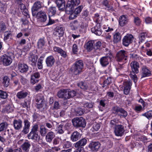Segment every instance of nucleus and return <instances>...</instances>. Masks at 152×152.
I'll return each mask as SVG.
<instances>
[{
	"label": "nucleus",
	"instance_id": "f257e3e1",
	"mask_svg": "<svg viewBox=\"0 0 152 152\" xmlns=\"http://www.w3.org/2000/svg\"><path fill=\"white\" fill-rule=\"evenodd\" d=\"M83 67V64L81 60L77 61L72 66L71 71L72 73L77 75L80 73Z\"/></svg>",
	"mask_w": 152,
	"mask_h": 152
},
{
	"label": "nucleus",
	"instance_id": "f03ea898",
	"mask_svg": "<svg viewBox=\"0 0 152 152\" xmlns=\"http://www.w3.org/2000/svg\"><path fill=\"white\" fill-rule=\"evenodd\" d=\"M130 66L132 72H130V76L134 82L135 83L137 81V78L135 73L137 74L139 72L138 68L140 67L139 63L136 61H134L131 63Z\"/></svg>",
	"mask_w": 152,
	"mask_h": 152
},
{
	"label": "nucleus",
	"instance_id": "7ed1b4c3",
	"mask_svg": "<svg viewBox=\"0 0 152 152\" xmlns=\"http://www.w3.org/2000/svg\"><path fill=\"white\" fill-rule=\"evenodd\" d=\"M127 55L126 51L124 50H121L116 54V60L119 62H122V64H124L127 61Z\"/></svg>",
	"mask_w": 152,
	"mask_h": 152
},
{
	"label": "nucleus",
	"instance_id": "20e7f679",
	"mask_svg": "<svg viewBox=\"0 0 152 152\" xmlns=\"http://www.w3.org/2000/svg\"><path fill=\"white\" fill-rule=\"evenodd\" d=\"M72 122L74 126L84 127L86 125L85 119L82 117H77L72 120Z\"/></svg>",
	"mask_w": 152,
	"mask_h": 152
},
{
	"label": "nucleus",
	"instance_id": "39448f33",
	"mask_svg": "<svg viewBox=\"0 0 152 152\" xmlns=\"http://www.w3.org/2000/svg\"><path fill=\"white\" fill-rule=\"evenodd\" d=\"M35 99L38 108H43L44 109L46 107V104L44 101V98L42 94H38Z\"/></svg>",
	"mask_w": 152,
	"mask_h": 152
},
{
	"label": "nucleus",
	"instance_id": "423d86ee",
	"mask_svg": "<svg viewBox=\"0 0 152 152\" xmlns=\"http://www.w3.org/2000/svg\"><path fill=\"white\" fill-rule=\"evenodd\" d=\"M12 59L10 56L4 55L0 58V62L5 66L10 65L12 62Z\"/></svg>",
	"mask_w": 152,
	"mask_h": 152
},
{
	"label": "nucleus",
	"instance_id": "0eeeda50",
	"mask_svg": "<svg viewBox=\"0 0 152 152\" xmlns=\"http://www.w3.org/2000/svg\"><path fill=\"white\" fill-rule=\"evenodd\" d=\"M80 2V0H69L66 4V10L69 11H72L74 7L79 5Z\"/></svg>",
	"mask_w": 152,
	"mask_h": 152
},
{
	"label": "nucleus",
	"instance_id": "6e6552de",
	"mask_svg": "<svg viewBox=\"0 0 152 152\" xmlns=\"http://www.w3.org/2000/svg\"><path fill=\"white\" fill-rule=\"evenodd\" d=\"M125 132V130L123 125H115L114 132L116 136L121 137L124 135Z\"/></svg>",
	"mask_w": 152,
	"mask_h": 152
},
{
	"label": "nucleus",
	"instance_id": "1a4fd4ad",
	"mask_svg": "<svg viewBox=\"0 0 152 152\" xmlns=\"http://www.w3.org/2000/svg\"><path fill=\"white\" fill-rule=\"evenodd\" d=\"M133 39L134 37L132 35L127 34L122 39L123 44L127 47L132 42Z\"/></svg>",
	"mask_w": 152,
	"mask_h": 152
},
{
	"label": "nucleus",
	"instance_id": "9d476101",
	"mask_svg": "<svg viewBox=\"0 0 152 152\" xmlns=\"http://www.w3.org/2000/svg\"><path fill=\"white\" fill-rule=\"evenodd\" d=\"M37 18L38 21L43 22L46 21L47 16L46 12L44 11L39 12L37 15Z\"/></svg>",
	"mask_w": 152,
	"mask_h": 152
},
{
	"label": "nucleus",
	"instance_id": "9b49d317",
	"mask_svg": "<svg viewBox=\"0 0 152 152\" xmlns=\"http://www.w3.org/2000/svg\"><path fill=\"white\" fill-rule=\"evenodd\" d=\"M91 31L92 33L98 36L100 35L102 31L100 24H97L94 27L92 28Z\"/></svg>",
	"mask_w": 152,
	"mask_h": 152
},
{
	"label": "nucleus",
	"instance_id": "f8f14e48",
	"mask_svg": "<svg viewBox=\"0 0 152 152\" xmlns=\"http://www.w3.org/2000/svg\"><path fill=\"white\" fill-rule=\"evenodd\" d=\"M100 145V143L99 142H92L89 144L88 147L92 151H98Z\"/></svg>",
	"mask_w": 152,
	"mask_h": 152
},
{
	"label": "nucleus",
	"instance_id": "ddd939ff",
	"mask_svg": "<svg viewBox=\"0 0 152 152\" xmlns=\"http://www.w3.org/2000/svg\"><path fill=\"white\" fill-rule=\"evenodd\" d=\"M132 83L130 81H125L123 83V87L124 88V93L125 94H128L131 89Z\"/></svg>",
	"mask_w": 152,
	"mask_h": 152
},
{
	"label": "nucleus",
	"instance_id": "4468645a",
	"mask_svg": "<svg viewBox=\"0 0 152 152\" xmlns=\"http://www.w3.org/2000/svg\"><path fill=\"white\" fill-rule=\"evenodd\" d=\"M110 60L109 56H104L102 57L99 60L100 64L103 67H105L108 65Z\"/></svg>",
	"mask_w": 152,
	"mask_h": 152
},
{
	"label": "nucleus",
	"instance_id": "2eb2a0df",
	"mask_svg": "<svg viewBox=\"0 0 152 152\" xmlns=\"http://www.w3.org/2000/svg\"><path fill=\"white\" fill-rule=\"evenodd\" d=\"M150 71L145 66H143L142 68V77H144L150 76L151 75Z\"/></svg>",
	"mask_w": 152,
	"mask_h": 152
},
{
	"label": "nucleus",
	"instance_id": "dca6fc26",
	"mask_svg": "<svg viewBox=\"0 0 152 152\" xmlns=\"http://www.w3.org/2000/svg\"><path fill=\"white\" fill-rule=\"evenodd\" d=\"M64 28L61 25L58 26L57 27L56 31V35L59 37H62L64 33Z\"/></svg>",
	"mask_w": 152,
	"mask_h": 152
},
{
	"label": "nucleus",
	"instance_id": "f3484780",
	"mask_svg": "<svg viewBox=\"0 0 152 152\" xmlns=\"http://www.w3.org/2000/svg\"><path fill=\"white\" fill-rule=\"evenodd\" d=\"M128 21V17L126 15H123L119 18V24L121 26H123L127 24Z\"/></svg>",
	"mask_w": 152,
	"mask_h": 152
},
{
	"label": "nucleus",
	"instance_id": "a211bd4d",
	"mask_svg": "<svg viewBox=\"0 0 152 152\" xmlns=\"http://www.w3.org/2000/svg\"><path fill=\"white\" fill-rule=\"evenodd\" d=\"M37 58V55L33 54H31L28 57L29 63L33 66H35Z\"/></svg>",
	"mask_w": 152,
	"mask_h": 152
},
{
	"label": "nucleus",
	"instance_id": "6ab92c4d",
	"mask_svg": "<svg viewBox=\"0 0 152 152\" xmlns=\"http://www.w3.org/2000/svg\"><path fill=\"white\" fill-rule=\"evenodd\" d=\"M55 2L59 10H62L65 9V2L64 0H56Z\"/></svg>",
	"mask_w": 152,
	"mask_h": 152
},
{
	"label": "nucleus",
	"instance_id": "aec40b11",
	"mask_svg": "<svg viewBox=\"0 0 152 152\" xmlns=\"http://www.w3.org/2000/svg\"><path fill=\"white\" fill-rule=\"evenodd\" d=\"M55 60L53 56H50L48 57L46 59L45 62L48 66H51L54 64Z\"/></svg>",
	"mask_w": 152,
	"mask_h": 152
},
{
	"label": "nucleus",
	"instance_id": "412c9836",
	"mask_svg": "<svg viewBox=\"0 0 152 152\" xmlns=\"http://www.w3.org/2000/svg\"><path fill=\"white\" fill-rule=\"evenodd\" d=\"M18 68L19 71L21 72H26L28 69V67L27 65L20 63L18 64Z\"/></svg>",
	"mask_w": 152,
	"mask_h": 152
},
{
	"label": "nucleus",
	"instance_id": "4be33fe9",
	"mask_svg": "<svg viewBox=\"0 0 152 152\" xmlns=\"http://www.w3.org/2000/svg\"><path fill=\"white\" fill-rule=\"evenodd\" d=\"M40 77L39 73L37 72L33 73L31 75V81L33 84H34L37 82L39 80H38Z\"/></svg>",
	"mask_w": 152,
	"mask_h": 152
},
{
	"label": "nucleus",
	"instance_id": "5701e85b",
	"mask_svg": "<svg viewBox=\"0 0 152 152\" xmlns=\"http://www.w3.org/2000/svg\"><path fill=\"white\" fill-rule=\"evenodd\" d=\"M67 94V90L62 89L59 90L57 93V96L59 98L66 99V95Z\"/></svg>",
	"mask_w": 152,
	"mask_h": 152
},
{
	"label": "nucleus",
	"instance_id": "b1692460",
	"mask_svg": "<svg viewBox=\"0 0 152 152\" xmlns=\"http://www.w3.org/2000/svg\"><path fill=\"white\" fill-rule=\"evenodd\" d=\"M102 4L106 7L105 9L108 10L110 11H113L114 10L112 5L110 4V2L107 0H104L102 2Z\"/></svg>",
	"mask_w": 152,
	"mask_h": 152
},
{
	"label": "nucleus",
	"instance_id": "393cba45",
	"mask_svg": "<svg viewBox=\"0 0 152 152\" xmlns=\"http://www.w3.org/2000/svg\"><path fill=\"white\" fill-rule=\"evenodd\" d=\"M29 139L34 140L36 141H38L39 139V136L36 132H31L28 135Z\"/></svg>",
	"mask_w": 152,
	"mask_h": 152
},
{
	"label": "nucleus",
	"instance_id": "a878e982",
	"mask_svg": "<svg viewBox=\"0 0 152 152\" xmlns=\"http://www.w3.org/2000/svg\"><path fill=\"white\" fill-rule=\"evenodd\" d=\"M79 23L77 20H74L71 22L69 25V27L72 30H75L79 26Z\"/></svg>",
	"mask_w": 152,
	"mask_h": 152
},
{
	"label": "nucleus",
	"instance_id": "bb28decb",
	"mask_svg": "<svg viewBox=\"0 0 152 152\" xmlns=\"http://www.w3.org/2000/svg\"><path fill=\"white\" fill-rule=\"evenodd\" d=\"M81 134L77 132H75L71 135V139L73 142H75L80 138Z\"/></svg>",
	"mask_w": 152,
	"mask_h": 152
},
{
	"label": "nucleus",
	"instance_id": "cd10ccee",
	"mask_svg": "<svg viewBox=\"0 0 152 152\" xmlns=\"http://www.w3.org/2000/svg\"><path fill=\"white\" fill-rule=\"evenodd\" d=\"M53 50L55 52H57L60 53L62 56L64 58H65L66 56V52L59 47L56 46L54 47Z\"/></svg>",
	"mask_w": 152,
	"mask_h": 152
},
{
	"label": "nucleus",
	"instance_id": "c85d7f7f",
	"mask_svg": "<svg viewBox=\"0 0 152 152\" xmlns=\"http://www.w3.org/2000/svg\"><path fill=\"white\" fill-rule=\"evenodd\" d=\"M13 124L14 128L16 129H19L22 127V122L20 120H14Z\"/></svg>",
	"mask_w": 152,
	"mask_h": 152
},
{
	"label": "nucleus",
	"instance_id": "c756f323",
	"mask_svg": "<svg viewBox=\"0 0 152 152\" xmlns=\"http://www.w3.org/2000/svg\"><path fill=\"white\" fill-rule=\"evenodd\" d=\"M27 92L24 91H20L18 92L17 94V97L20 99L25 98L28 95Z\"/></svg>",
	"mask_w": 152,
	"mask_h": 152
},
{
	"label": "nucleus",
	"instance_id": "7c9ffc66",
	"mask_svg": "<svg viewBox=\"0 0 152 152\" xmlns=\"http://www.w3.org/2000/svg\"><path fill=\"white\" fill-rule=\"evenodd\" d=\"M86 142L87 140L86 139H82L75 144V147H78L80 146H84L86 145Z\"/></svg>",
	"mask_w": 152,
	"mask_h": 152
},
{
	"label": "nucleus",
	"instance_id": "2f4dec72",
	"mask_svg": "<svg viewBox=\"0 0 152 152\" xmlns=\"http://www.w3.org/2000/svg\"><path fill=\"white\" fill-rule=\"evenodd\" d=\"M55 136V135L53 132H48L46 136V141L48 142H50Z\"/></svg>",
	"mask_w": 152,
	"mask_h": 152
},
{
	"label": "nucleus",
	"instance_id": "473e14b6",
	"mask_svg": "<svg viewBox=\"0 0 152 152\" xmlns=\"http://www.w3.org/2000/svg\"><path fill=\"white\" fill-rule=\"evenodd\" d=\"M121 40V36L120 34L118 32H116L113 35V42L114 43H117Z\"/></svg>",
	"mask_w": 152,
	"mask_h": 152
},
{
	"label": "nucleus",
	"instance_id": "72a5a7b5",
	"mask_svg": "<svg viewBox=\"0 0 152 152\" xmlns=\"http://www.w3.org/2000/svg\"><path fill=\"white\" fill-rule=\"evenodd\" d=\"M67 90V94L66 95V99H69L70 98L72 97L75 96L76 92L73 90H70L69 89Z\"/></svg>",
	"mask_w": 152,
	"mask_h": 152
},
{
	"label": "nucleus",
	"instance_id": "f704fd0d",
	"mask_svg": "<svg viewBox=\"0 0 152 152\" xmlns=\"http://www.w3.org/2000/svg\"><path fill=\"white\" fill-rule=\"evenodd\" d=\"M147 33L146 32H142L141 33L139 36V43L140 44L145 41V37L147 36Z\"/></svg>",
	"mask_w": 152,
	"mask_h": 152
},
{
	"label": "nucleus",
	"instance_id": "c9c22d12",
	"mask_svg": "<svg viewBox=\"0 0 152 152\" xmlns=\"http://www.w3.org/2000/svg\"><path fill=\"white\" fill-rule=\"evenodd\" d=\"M12 37V32L10 31H6L5 32L4 37V41H6L9 39L10 38Z\"/></svg>",
	"mask_w": 152,
	"mask_h": 152
},
{
	"label": "nucleus",
	"instance_id": "e433bc0d",
	"mask_svg": "<svg viewBox=\"0 0 152 152\" xmlns=\"http://www.w3.org/2000/svg\"><path fill=\"white\" fill-rule=\"evenodd\" d=\"M103 19L102 17L100 16L98 14H96L94 18V20L98 24L100 23Z\"/></svg>",
	"mask_w": 152,
	"mask_h": 152
},
{
	"label": "nucleus",
	"instance_id": "4c0bfd02",
	"mask_svg": "<svg viewBox=\"0 0 152 152\" xmlns=\"http://www.w3.org/2000/svg\"><path fill=\"white\" fill-rule=\"evenodd\" d=\"M62 146L64 148H67L70 147L72 146L71 143L69 141L64 140L62 141Z\"/></svg>",
	"mask_w": 152,
	"mask_h": 152
},
{
	"label": "nucleus",
	"instance_id": "58836bf2",
	"mask_svg": "<svg viewBox=\"0 0 152 152\" xmlns=\"http://www.w3.org/2000/svg\"><path fill=\"white\" fill-rule=\"evenodd\" d=\"M94 42L92 41H88L86 45V48L88 51H91L94 48Z\"/></svg>",
	"mask_w": 152,
	"mask_h": 152
},
{
	"label": "nucleus",
	"instance_id": "ea45409f",
	"mask_svg": "<svg viewBox=\"0 0 152 152\" xmlns=\"http://www.w3.org/2000/svg\"><path fill=\"white\" fill-rule=\"evenodd\" d=\"M30 146V144L28 142H25L22 145L23 150L26 151L28 150Z\"/></svg>",
	"mask_w": 152,
	"mask_h": 152
},
{
	"label": "nucleus",
	"instance_id": "a19ab883",
	"mask_svg": "<svg viewBox=\"0 0 152 152\" xmlns=\"http://www.w3.org/2000/svg\"><path fill=\"white\" fill-rule=\"evenodd\" d=\"M56 12V8L55 7H51L49 8L48 10L49 16H52L54 15Z\"/></svg>",
	"mask_w": 152,
	"mask_h": 152
},
{
	"label": "nucleus",
	"instance_id": "79ce46f5",
	"mask_svg": "<svg viewBox=\"0 0 152 152\" xmlns=\"http://www.w3.org/2000/svg\"><path fill=\"white\" fill-rule=\"evenodd\" d=\"M76 114L77 116L81 115H83L85 111L84 110L80 107H78L75 110Z\"/></svg>",
	"mask_w": 152,
	"mask_h": 152
},
{
	"label": "nucleus",
	"instance_id": "37998d69",
	"mask_svg": "<svg viewBox=\"0 0 152 152\" xmlns=\"http://www.w3.org/2000/svg\"><path fill=\"white\" fill-rule=\"evenodd\" d=\"M8 124L6 122L2 123L0 124V132L6 130Z\"/></svg>",
	"mask_w": 152,
	"mask_h": 152
},
{
	"label": "nucleus",
	"instance_id": "c03bdc74",
	"mask_svg": "<svg viewBox=\"0 0 152 152\" xmlns=\"http://www.w3.org/2000/svg\"><path fill=\"white\" fill-rule=\"evenodd\" d=\"M41 7V3L40 1H38L36 2L34 5L33 9L34 10H37Z\"/></svg>",
	"mask_w": 152,
	"mask_h": 152
},
{
	"label": "nucleus",
	"instance_id": "a18cd8bd",
	"mask_svg": "<svg viewBox=\"0 0 152 152\" xmlns=\"http://www.w3.org/2000/svg\"><path fill=\"white\" fill-rule=\"evenodd\" d=\"M100 125L99 124L95 123L94 124L93 127L91 129V130L93 132L97 131L100 128Z\"/></svg>",
	"mask_w": 152,
	"mask_h": 152
},
{
	"label": "nucleus",
	"instance_id": "49530a36",
	"mask_svg": "<svg viewBox=\"0 0 152 152\" xmlns=\"http://www.w3.org/2000/svg\"><path fill=\"white\" fill-rule=\"evenodd\" d=\"M43 58L41 57L39 59L37 62V67L39 69H41L43 67Z\"/></svg>",
	"mask_w": 152,
	"mask_h": 152
},
{
	"label": "nucleus",
	"instance_id": "de8ad7c7",
	"mask_svg": "<svg viewBox=\"0 0 152 152\" xmlns=\"http://www.w3.org/2000/svg\"><path fill=\"white\" fill-rule=\"evenodd\" d=\"M142 115L148 119L152 117V111L150 110L142 114Z\"/></svg>",
	"mask_w": 152,
	"mask_h": 152
},
{
	"label": "nucleus",
	"instance_id": "09e8293b",
	"mask_svg": "<svg viewBox=\"0 0 152 152\" xmlns=\"http://www.w3.org/2000/svg\"><path fill=\"white\" fill-rule=\"evenodd\" d=\"M47 132L46 129L43 126H41L40 127V133L42 136H45Z\"/></svg>",
	"mask_w": 152,
	"mask_h": 152
},
{
	"label": "nucleus",
	"instance_id": "8fccbe9b",
	"mask_svg": "<svg viewBox=\"0 0 152 152\" xmlns=\"http://www.w3.org/2000/svg\"><path fill=\"white\" fill-rule=\"evenodd\" d=\"M119 113H121V114H119V115L121 118H125L127 115V112L123 109L122 108H121Z\"/></svg>",
	"mask_w": 152,
	"mask_h": 152
},
{
	"label": "nucleus",
	"instance_id": "3c124183",
	"mask_svg": "<svg viewBox=\"0 0 152 152\" xmlns=\"http://www.w3.org/2000/svg\"><path fill=\"white\" fill-rule=\"evenodd\" d=\"M121 109V108L117 106L114 107L113 108V112L114 113L119 115Z\"/></svg>",
	"mask_w": 152,
	"mask_h": 152
},
{
	"label": "nucleus",
	"instance_id": "603ef678",
	"mask_svg": "<svg viewBox=\"0 0 152 152\" xmlns=\"http://www.w3.org/2000/svg\"><path fill=\"white\" fill-rule=\"evenodd\" d=\"M9 79L6 76L4 77L3 83L5 87H7L9 85Z\"/></svg>",
	"mask_w": 152,
	"mask_h": 152
},
{
	"label": "nucleus",
	"instance_id": "864d4df0",
	"mask_svg": "<svg viewBox=\"0 0 152 152\" xmlns=\"http://www.w3.org/2000/svg\"><path fill=\"white\" fill-rule=\"evenodd\" d=\"M141 20L138 17H136L134 18V22L136 25L139 26L141 23Z\"/></svg>",
	"mask_w": 152,
	"mask_h": 152
},
{
	"label": "nucleus",
	"instance_id": "5fc2aeb1",
	"mask_svg": "<svg viewBox=\"0 0 152 152\" xmlns=\"http://www.w3.org/2000/svg\"><path fill=\"white\" fill-rule=\"evenodd\" d=\"M77 85L78 86L83 89L85 90L87 89V86H86V84L82 82L78 83Z\"/></svg>",
	"mask_w": 152,
	"mask_h": 152
},
{
	"label": "nucleus",
	"instance_id": "6e6d98bb",
	"mask_svg": "<svg viewBox=\"0 0 152 152\" xmlns=\"http://www.w3.org/2000/svg\"><path fill=\"white\" fill-rule=\"evenodd\" d=\"M7 93L2 90H0V97L2 98L5 99L7 97Z\"/></svg>",
	"mask_w": 152,
	"mask_h": 152
},
{
	"label": "nucleus",
	"instance_id": "4d7b16f0",
	"mask_svg": "<svg viewBox=\"0 0 152 152\" xmlns=\"http://www.w3.org/2000/svg\"><path fill=\"white\" fill-rule=\"evenodd\" d=\"M94 104L92 102H86L84 104V107L85 108H91L93 106Z\"/></svg>",
	"mask_w": 152,
	"mask_h": 152
},
{
	"label": "nucleus",
	"instance_id": "13d9d810",
	"mask_svg": "<svg viewBox=\"0 0 152 152\" xmlns=\"http://www.w3.org/2000/svg\"><path fill=\"white\" fill-rule=\"evenodd\" d=\"M58 75L55 72L51 74L50 75V77L51 79L54 81H55L58 79Z\"/></svg>",
	"mask_w": 152,
	"mask_h": 152
},
{
	"label": "nucleus",
	"instance_id": "bf43d9fd",
	"mask_svg": "<svg viewBox=\"0 0 152 152\" xmlns=\"http://www.w3.org/2000/svg\"><path fill=\"white\" fill-rule=\"evenodd\" d=\"M142 107L140 105L136 106L134 108L135 110L137 113L140 112L142 110Z\"/></svg>",
	"mask_w": 152,
	"mask_h": 152
},
{
	"label": "nucleus",
	"instance_id": "052dcab7",
	"mask_svg": "<svg viewBox=\"0 0 152 152\" xmlns=\"http://www.w3.org/2000/svg\"><path fill=\"white\" fill-rule=\"evenodd\" d=\"M83 8V7L82 6H79L75 9L74 11L75 13L77 14H79L81 12Z\"/></svg>",
	"mask_w": 152,
	"mask_h": 152
},
{
	"label": "nucleus",
	"instance_id": "680f3d73",
	"mask_svg": "<svg viewBox=\"0 0 152 152\" xmlns=\"http://www.w3.org/2000/svg\"><path fill=\"white\" fill-rule=\"evenodd\" d=\"M112 82L111 78L110 77H108L104 82V85H107L111 83Z\"/></svg>",
	"mask_w": 152,
	"mask_h": 152
},
{
	"label": "nucleus",
	"instance_id": "e2e57ef3",
	"mask_svg": "<svg viewBox=\"0 0 152 152\" xmlns=\"http://www.w3.org/2000/svg\"><path fill=\"white\" fill-rule=\"evenodd\" d=\"M13 108L12 106L9 105L7 106L5 108V110L8 113H9L12 112L13 110Z\"/></svg>",
	"mask_w": 152,
	"mask_h": 152
},
{
	"label": "nucleus",
	"instance_id": "0e129e2a",
	"mask_svg": "<svg viewBox=\"0 0 152 152\" xmlns=\"http://www.w3.org/2000/svg\"><path fill=\"white\" fill-rule=\"evenodd\" d=\"M38 46L39 48L42 47L45 44V41L42 39L39 40L37 43Z\"/></svg>",
	"mask_w": 152,
	"mask_h": 152
},
{
	"label": "nucleus",
	"instance_id": "69168bd1",
	"mask_svg": "<svg viewBox=\"0 0 152 152\" xmlns=\"http://www.w3.org/2000/svg\"><path fill=\"white\" fill-rule=\"evenodd\" d=\"M6 5L0 2V11L2 12H4L6 10Z\"/></svg>",
	"mask_w": 152,
	"mask_h": 152
},
{
	"label": "nucleus",
	"instance_id": "338daca9",
	"mask_svg": "<svg viewBox=\"0 0 152 152\" xmlns=\"http://www.w3.org/2000/svg\"><path fill=\"white\" fill-rule=\"evenodd\" d=\"M0 31L1 32H4L6 28V26L4 23H2L0 25Z\"/></svg>",
	"mask_w": 152,
	"mask_h": 152
},
{
	"label": "nucleus",
	"instance_id": "774afa93",
	"mask_svg": "<svg viewBox=\"0 0 152 152\" xmlns=\"http://www.w3.org/2000/svg\"><path fill=\"white\" fill-rule=\"evenodd\" d=\"M57 130L58 133L60 134H62L64 132V131L62 129V126L60 125L57 128Z\"/></svg>",
	"mask_w": 152,
	"mask_h": 152
}]
</instances>
